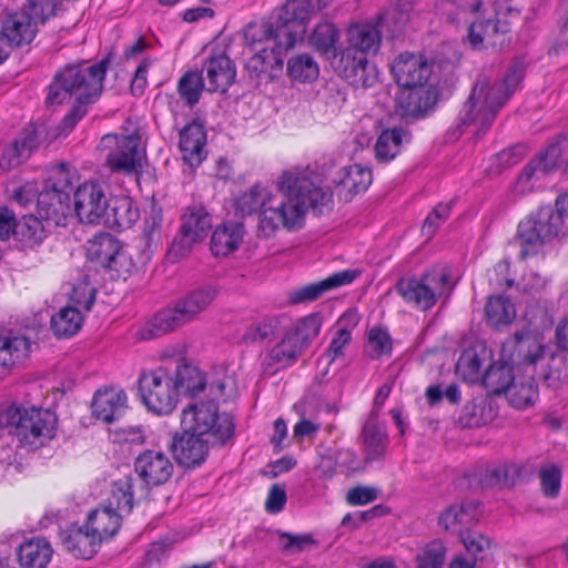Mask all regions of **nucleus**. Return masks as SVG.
Returning a JSON list of instances; mask_svg holds the SVG:
<instances>
[{
	"instance_id": "52",
	"label": "nucleus",
	"mask_w": 568,
	"mask_h": 568,
	"mask_svg": "<svg viewBox=\"0 0 568 568\" xmlns=\"http://www.w3.org/2000/svg\"><path fill=\"white\" fill-rule=\"evenodd\" d=\"M523 475V467L517 464H506L494 467L486 473L490 485L514 487Z\"/></svg>"
},
{
	"instance_id": "44",
	"label": "nucleus",
	"mask_w": 568,
	"mask_h": 568,
	"mask_svg": "<svg viewBox=\"0 0 568 568\" xmlns=\"http://www.w3.org/2000/svg\"><path fill=\"white\" fill-rule=\"evenodd\" d=\"M485 316L488 325L499 328L509 325L516 317L511 301L503 295L490 296L485 305Z\"/></svg>"
},
{
	"instance_id": "43",
	"label": "nucleus",
	"mask_w": 568,
	"mask_h": 568,
	"mask_svg": "<svg viewBox=\"0 0 568 568\" xmlns=\"http://www.w3.org/2000/svg\"><path fill=\"white\" fill-rule=\"evenodd\" d=\"M173 382L178 394L183 392L192 397L206 387V379L199 368L186 363L176 366Z\"/></svg>"
},
{
	"instance_id": "20",
	"label": "nucleus",
	"mask_w": 568,
	"mask_h": 568,
	"mask_svg": "<svg viewBox=\"0 0 568 568\" xmlns=\"http://www.w3.org/2000/svg\"><path fill=\"white\" fill-rule=\"evenodd\" d=\"M358 276L357 270L339 271L322 281L290 291L287 300L293 305L314 302L328 291L353 283Z\"/></svg>"
},
{
	"instance_id": "4",
	"label": "nucleus",
	"mask_w": 568,
	"mask_h": 568,
	"mask_svg": "<svg viewBox=\"0 0 568 568\" xmlns=\"http://www.w3.org/2000/svg\"><path fill=\"white\" fill-rule=\"evenodd\" d=\"M524 69L518 62L513 63L503 81L489 84L485 75L478 77L471 93L457 116V129L476 125V134H484L493 124L497 113L516 91L523 80Z\"/></svg>"
},
{
	"instance_id": "57",
	"label": "nucleus",
	"mask_w": 568,
	"mask_h": 568,
	"mask_svg": "<svg viewBox=\"0 0 568 568\" xmlns=\"http://www.w3.org/2000/svg\"><path fill=\"white\" fill-rule=\"evenodd\" d=\"M540 160L531 159L525 168L521 170L516 186L520 192L530 191L532 185L530 184L535 180H540L546 175V172L540 166Z\"/></svg>"
},
{
	"instance_id": "49",
	"label": "nucleus",
	"mask_w": 568,
	"mask_h": 568,
	"mask_svg": "<svg viewBox=\"0 0 568 568\" xmlns=\"http://www.w3.org/2000/svg\"><path fill=\"white\" fill-rule=\"evenodd\" d=\"M204 89V78L202 72L186 71L178 83V92L181 99L190 108L194 106Z\"/></svg>"
},
{
	"instance_id": "61",
	"label": "nucleus",
	"mask_w": 568,
	"mask_h": 568,
	"mask_svg": "<svg viewBox=\"0 0 568 568\" xmlns=\"http://www.w3.org/2000/svg\"><path fill=\"white\" fill-rule=\"evenodd\" d=\"M378 490L373 487L356 486L346 495V501L353 506L366 505L377 499Z\"/></svg>"
},
{
	"instance_id": "55",
	"label": "nucleus",
	"mask_w": 568,
	"mask_h": 568,
	"mask_svg": "<svg viewBox=\"0 0 568 568\" xmlns=\"http://www.w3.org/2000/svg\"><path fill=\"white\" fill-rule=\"evenodd\" d=\"M542 494L548 498H556L561 488V468L556 464L540 467L538 473Z\"/></svg>"
},
{
	"instance_id": "58",
	"label": "nucleus",
	"mask_w": 568,
	"mask_h": 568,
	"mask_svg": "<svg viewBox=\"0 0 568 568\" xmlns=\"http://www.w3.org/2000/svg\"><path fill=\"white\" fill-rule=\"evenodd\" d=\"M561 136L558 135L555 140L548 144L546 150L539 153L535 159L540 160V166L546 172V174L552 172L560 165L561 158V148H560Z\"/></svg>"
},
{
	"instance_id": "31",
	"label": "nucleus",
	"mask_w": 568,
	"mask_h": 568,
	"mask_svg": "<svg viewBox=\"0 0 568 568\" xmlns=\"http://www.w3.org/2000/svg\"><path fill=\"white\" fill-rule=\"evenodd\" d=\"M372 181L371 170L361 164L341 169L333 179V183L339 189V193L345 191V200H351L355 194L366 191Z\"/></svg>"
},
{
	"instance_id": "48",
	"label": "nucleus",
	"mask_w": 568,
	"mask_h": 568,
	"mask_svg": "<svg viewBox=\"0 0 568 568\" xmlns=\"http://www.w3.org/2000/svg\"><path fill=\"white\" fill-rule=\"evenodd\" d=\"M506 396L513 407L525 409L535 404L538 398V387L532 378L514 381Z\"/></svg>"
},
{
	"instance_id": "12",
	"label": "nucleus",
	"mask_w": 568,
	"mask_h": 568,
	"mask_svg": "<svg viewBox=\"0 0 568 568\" xmlns=\"http://www.w3.org/2000/svg\"><path fill=\"white\" fill-rule=\"evenodd\" d=\"M212 227V217L202 204L189 205L181 217V226L174 236L170 255L185 256L193 245L204 240Z\"/></svg>"
},
{
	"instance_id": "2",
	"label": "nucleus",
	"mask_w": 568,
	"mask_h": 568,
	"mask_svg": "<svg viewBox=\"0 0 568 568\" xmlns=\"http://www.w3.org/2000/svg\"><path fill=\"white\" fill-rule=\"evenodd\" d=\"M182 434L175 435L170 449L175 462L184 468L201 466L210 447L224 446L234 435L233 417L220 414L214 402L190 404L182 410Z\"/></svg>"
},
{
	"instance_id": "33",
	"label": "nucleus",
	"mask_w": 568,
	"mask_h": 568,
	"mask_svg": "<svg viewBox=\"0 0 568 568\" xmlns=\"http://www.w3.org/2000/svg\"><path fill=\"white\" fill-rule=\"evenodd\" d=\"M479 514V505L475 501L454 505L442 513L439 526L447 531L462 535L465 532L463 528L477 521Z\"/></svg>"
},
{
	"instance_id": "14",
	"label": "nucleus",
	"mask_w": 568,
	"mask_h": 568,
	"mask_svg": "<svg viewBox=\"0 0 568 568\" xmlns=\"http://www.w3.org/2000/svg\"><path fill=\"white\" fill-rule=\"evenodd\" d=\"M134 471L142 481L139 485L140 494L146 495L150 488L164 485L170 480L174 465L165 453L145 449L135 458Z\"/></svg>"
},
{
	"instance_id": "32",
	"label": "nucleus",
	"mask_w": 568,
	"mask_h": 568,
	"mask_svg": "<svg viewBox=\"0 0 568 568\" xmlns=\"http://www.w3.org/2000/svg\"><path fill=\"white\" fill-rule=\"evenodd\" d=\"M302 352L303 348L286 333L281 342L273 346L263 358L264 372L271 374L293 365Z\"/></svg>"
},
{
	"instance_id": "56",
	"label": "nucleus",
	"mask_w": 568,
	"mask_h": 568,
	"mask_svg": "<svg viewBox=\"0 0 568 568\" xmlns=\"http://www.w3.org/2000/svg\"><path fill=\"white\" fill-rule=\"evenodd\" d=\"M22 222H14L12 236L24 246L32 247L36 243V216L23 215Z\"/></svg>"
},
{
	"instance_id": "28",
	"label": "nucleus",
	"mask_w": 568,
	"mask_h": 568,
	"mask_svg": "<svg viewBox=\"0 0 568 568\" xmlns=\"http://www.w3.org/2000/svg\"><path fill=\"white\" fill-rule=\"evenodd\" d=\"M105 75H95L87 83V88L75 95V102L61 121V129L70 132L77 123L88 113V105L95 102L102 93Z\"/></svg>"
},
{
	"instance_id": "40",
	"label": "nucleus",
	"mask_w": 568,
	"mask_h": 568,
	"mask_svg": "<svg viewBox=\"0 0 568 568\" xmlns=\"http://www.w3.org/2000/svg\"><path fill=\"white\" fill-rule=\"evenodd\" d=\"M339 34L338 28L333 22L323 20L310 33L308 43L318 53L329 58L336 53Z\"/></svg>"
},
{
	"instance_id": "45",
	"label": "nucleus",
	"mask_w": 568,
	"mask_h": 568,
	"mask_svg": "<svg viewBox=\"0 0 568 568\" xmlns=\"http://www.w3.org/2000/svg\"><path fill=\"white\" fill-rule=\"evenodd\" d=\"M271 194L267 187L254 184L236 199L235 209L242 216L258 213L261 219Z\"/></svg>"
},
{
	"instance_id": "24",
	"label": "nucleus",
	"mask_w": 568,
	"mask_h": 568,
	"mask_svg": "<svg viewBox=\"0 0 568 568\" xmlns=\"http://www.w3.org/2000/svg\"><path fill=\"white\" fill-rule=\"evenodd\" d=\"M436 103L435 92L426 85L402 88L396 98V114L400 118H422Z\"/></svg>"
},
{
	"instance_id": "46",
	"label": "nucleus",
	"mask_w": 568,
	"mask_h": 568,
	"mask_svg": "<svg viewBox=\"0 0 568 568\" xmlns=\"http://www.w3.org/2000/svg\"><path fill=\"white\" fill-rule=\"evenodd\" d=\"M30 341L24 336H0V366L9 367L23 361L30 352Z\"/></svg>"
},
{
	"instance_id": "18",
	"label": "nucleus",
	"mask_w": 568,
	"mask_h": 568,
	"mask_svg": "<svg viewBox=\"0 0 568 568\" xmlns=\"http://www.w3.org/2000/svg\"><path fill=\"white\" fill-rule=\"evenodd\" d=\"M87 257L103 268L114 271L118 276L129 271L119 240L109 233H100L88 242Z\"/></svg>"
},
{
	"instance_id": "59",
	"label": "nucleus",
	"mask_w": 568,
	"mask_h": 568,
	"mask_svg": "<svg viewBox=\"0 0 568 568\" xmlns=\"http://www.w3.org/2000/svg\"><path fill=\"white\" fill-rule=\"evenodd\" d=\"M58 426V416L52 408L38 407V439L40 437L49 440L55 437Z\"/></svg>"
},
{
	"instance_id": "8",
	"label": "nucleus",
	"mask_w": 568,
	"mask_h": 568,
	"mask_svg": "<svg viewBox=\"0 0 568 568\" xmlns=\"http://www.w3.org/2000/svg\"><path fill=\"white\" fill-rule=\"evenodd\" d=\"M111 55H106L98 63L88 65L87 63H77L65 65L62 70L55 73L52 82L48 87L45 98V105L54 108L61 105L69 100L72 95H77L87 88V83L95 75H105Z\"/></svg>"
},
{
	"instance_id": "16",
	"label": "nucleus",
	"mask_w": 568,
	"mask_h": 568,
	"mask_svg": "<svg viewBox=\"0 0 568 568\" xmlns=\"http://www.w3.org/2000/svg\"><path fill=\"white\" fill-rule=\"evenodd\" d=\"M334 71L354 88H371L376 81L374 68L368 65L367 57L363 52L344 49L333 55Z\"/></svg>"
},
{
	"instance_id": "21",
	"label": "nucleus",
	"mask_w": 568,
	"mask_h": 568,
	"mask_svg": "<svg viewBox=\"0 0 568 568\" xmlns=\"http://www.w3.org/2000/svg\"><path fill=\"white\" fill-rule=\"evenodd\" d=\"M284 49L276 45L260 49L245 64V70L251 80L256 84L268 83L277 79L283 71Z\"/></svg>"
},
{
	"instance_id": "10",
	"label": "nucleus",
	"mask_w": 568,
	"mask_h": 568,
	"mask_svg": "<svg viewBox=\"0 0 568 568\" xmlns=\"http://www.w3.org/2000/svg\"><path fill=\"white\" fill-rule=\"evenodd\" d=\"M140 136L136 133L105 134L100 142L104 152V165L111 173L138 175L142 169L139 152Z\"/></svg>"
},
{
	"instance_id": "17",
	"label": "nucleus",
	"mask_w": 568,
	"mask_h": 568,
	"mask_svg": "<svg viewBox=\"0 0 568 568\" xmlns=\"http://www.w3.org/2000/svg\"><path fill=\"white\" fill-rule=\"evenodd\" d=\"M546 346L530 329L515 332L501 345V356L513 365H535L545 356Z\"/></svg>"
},
{
	"instance_id": "19",
	"label": "nucleus",
	"mask_w": 568,
	"mask_h": 568,
	"mask_svg": "<svg viewBox=\"0 0 568 568\" xmlns=\"http://www.w3.org/2000/svg\"><path fill=\"white\" fill-rule=\"evenodd\" d=\"M392 73L400 88L425 85L432 73V65L422 54L404 52L393 61Z\"/></svg>"
},
{
	"instance_id": "11",
	"label": "nucleus",
	"mask_w": 568,
	"mask_h": 568,
	"mask_svg": "<svg viewBox=\"0 0 568 568\" xmlns=\"http://www.w3.org/2000/svg\"><path fill=\"white\" fill-rule=\"evenodd\" d=\"M139 393L149 410L158 415L170 414L178 400L173 377L164 368L141 374Z\"/></svg>"
},
{
	"instance_id": "15",
	"label": "nucleus",
	"mask_w": 568,
	"mask_h": 568,
	"mask_svg": "<svg viewBox=\"0 0 568 568\" xmlns=\"http://www.w3.org/2000/svg\"><path fill=\"white\" fill-rule=\"evenodd\" d=\"M110 202L104 187L97 181H87L74 192V211L80 222L91 225L102 223Z\"/></svg>"
},
{
	"instance_id": "7",
	"label": "nucleus",
	"mask_w": 568,
	"mask_h": 568,
	"mask_svg": "<svg viewBox=\"0 0 568 568\" xmlns=\"http://www.w3.org/2000/svg\"><path fill=\"white\" fill-rule=\"evenodd\" d=\"M217 296V288L205 285L192 290L179 298L172 307L158 312L140 332L142 339H151L170 333L194 321Z\"/></svg>"
},
{
	"instance_id": "30",
	"label": "nucleus",
	"mask_w": 568,
	"mask_h": 568,
	"mask_svg": "<svg viewBox=\"0 0 568 568\" xmlns=\"http://www.w3.org/2000/svg\"><path fill=\"white\" fill-rule=\"evenodd\" d=\"M126 399V394L122 389H99L92 399V414L97 419L112 423L125 407Z\"/></svg>"
},
{
	"instance_id": "51",
	"label": "nucleus",
	"mask_w": 568,
	"mask_h": 568,
	"mask_svg": "<svg viewBox=\"0 0 568 568\" xmlns=\"http://www.w3.org/2000/svg\"><path fill=\"white\" fill-rule=\"evenodd\" d=\"M278 321L275 317H264L248 325L243 334V341L247 344L262 343L275 337Z\"/></svg>"
},
{
	"instance_id": "22",
	"label": "nucleus",
	"mask_w": 568,
	"mask_h": 568,
	"mask_svg": "<svg viewBox=\"0 0 568 568\" xmlns=\"http://www.w3.org/2000/svg\"><path fill=\"white\" fill-rule=\"evenodd\" d=\"M201 72L205 73L209 92L225 93L236 79L235 64L224 52L211 54Z\"/></svg>"
},
{
	"instance_id": "25",
	"label": "nucleus",
	"mask_w": 568,
	"mask_h": 568,
	"mask_svg": "<svg viewBox=\"0 0 568 568\" xmlns=\"http://www.w3.org/2000/svg\"><path fill=\"white\" fill-rule=\"evenodd\" d=\"M509 30V23L499 18L474 21L467 38L473 49L496 48L505 43Z\"/></svg>"
},
{
	"instance_id": "50",
	"label": "nucleus",
	"mask_w": 568,
	"mask_h": 568,
	"mask_svg": "<svg viewBox=\"0 0 568 568\" xmlns=\"http://www.w3.org/2000/svg\"><path fill=\"white\" fill-rule=\"evenodd\" d=\"M317 63L310 54H298L287 62V74L300 82H311L318 77Z\"/></svg>"
},
{
	"instance_id": "5",
	"label": "nucleus",
	"mask_w": 568,
	"mask_h": 568,
	"mask_svg": "<svg viewBox=\"0 0 568 568\" xmlns=\"http://www.w3.org/2000/svg\"><path fill=\"white\" fill-rule=\"evenodd\" d=\"M567 230L568 193H565L556 199L555 207L541 206L519 222L515 236L520 247L519 257L538 255L554 240L564 237Z\"/></svg>"
},
{
	"instance_id": "60",
	"label": "nucleus",
	"mask_w": 568,
	"mask_h": 568,
	"mask_svg": "<svg viewBox=\"0 0 568 568\" xmlns=\"http://www.w3.org/2000/svg\"><path fill=\"white\" fill-rule=\"evenodd\" d=\"M459 538L467 552L473 555L475 559L490 545L489 539L479 531L465 530L459 535Z\"/></svg>"
},
{
	"instance_id": "36",
	"label": "nucleus",
	"mask_w": 568,
	"mask_h": 568,
	"mask_svg": "<svg viewBox=\"0 0 568 568\" xmlns=\"http://www.w3.org/2000/svg\"><path fill=\"white\" fill-rule=\"evenodd\" d=\"M243 225L236 222L224 223L211 236V251L215 256H226L239 248L243 240Z\"/></svg>"
},
{
	"instance_id": "1",
	"label": "nucleus",
	"mask_w": 568,
	"mask_h": 568,
	"mask_svg": "<svg viewBox=\"0 0 568 568\" xmlns=\"http://www.w3.org/2000/svg\"><path fill=\"white\" fill-rule=\"evenodd\" d=\"M277 184L286 201L271 194L258 221V229L265 236H271L280 227L288 231L301 229L307 210L317 215L333 210L332 191L322 187L306 172L286 171Z\"/></svg>"
},
{
	"instance_id": "37",
	"label": "nucleus",
	"mask_w": 568,
	"mask_h": 568,
	"mask_svg": "<svg viewBox=\"0 0 568 568\" xmlns=\"http://www.w3.org/2000/svg\"><path fill=\"white\" fill-rule=\"evenodd\" d=\"M409 133L399 126L383 130L375 142L374 154L379 163L394 160L400 152L402 143L408 141Z\"/></svg>"
},
{
	"instance_id": "23",
	"label": "nucleus",
	"mask_w": 568,
	"mask_h": 568,
	"mask_svg": "<svg viewBox=\"0 0 568 568\" xmlns=\"http://www.w3.org/2000/svg\"><path fill=\"white\" fill-rule=\"evenodd\" d=\"M36 11V0L20 11L8 14L1 22V32L14 45L29 44L36 34L32 21Z\"/></svg>"
},
{
	"instance_id": "9",
	"label": "nucleus",
	"mask_w": 568,
	"mask_h": 568,
	"mask_svg": "<svg viewBox=\"0 0 568 568\" xmlns=\"http://www.w3.org/2000/svg\"><path fill=\"white\" fill-rule=\"evenodd\" d=\"M396 292L414 307L430 310L449 287V275L443 271L424 273L420 277H402L396 283Z\"/></svg>"
},
{
	"instance_id": "29",
	"label": "nucleus",
	"mask_w": 568,
	"mask_h": 568,
	"mask_svg": "<svg viewBox=\"0 0 568 568\" xmlns=\"http://www.w3.org/2000/svg\"><path fill=\"white\" fill-rule=\"evenodd\" d=\"M61 540L70 554L81 559L92 558L101 544L85 525L71 526L61 534Z\"/></svg>"
},
{
	"instance_id": "27",
	"label": "nucleus",
	"mask_w": 568,
	"mask_h": 568,
	"mask_svg": "<svg viewBox=\"0 0 568 568\" xmlns=\"http://www.w3.org/2000/svg\"><path fill=\"white\" fill-rule=\"evenodd\" d=\"M364 464L383 462L388 446V436L378 422L377 414L371 413L362 428Z\"/></svg>"
},
{
	"instance_id": "62",
	"label": "nucleus",
	"mask_w": 568,
	"mask_h": 568,
	"mask_svg": "<svg viewBox=\"0 0 568 568\" xmlns=\"http://www.w3.org/2000/svg\"><path fill=\"white\" fill-rule=\"evenodd\" d=\"M480 367V359L475 353H464L456 365L457 371L467 374L469 379L478 377Z\"/></svg>"
},
{
	"instance_id": "6",
	"label": "nucleus",
	"mask_w": 568,
	"mask_h": 568,
	"mask_svg": "<svg viewBox=\"0 0 568 568\" xmlns=\"http://www.w3.org/2000/svg\"><path fill=\"white\" fill-rule=\"evenodd\" d=\"M73 190L68 165L63 162L47 171L43 186L38 192V226L47 234L67 226L71 217L70 193Z\"/></svg>"
},
{
	"instance_id": "26",
	"label": "nucleus",
	"mask_w": 568,
	"mask_h": 568,
	"mask_svg": "<svg viewBox=\"0 0 568 568\" xmlns=\"http://www.w3.org/2000/svg\"><path fill=\"white\" fill-rule=\"evenodd\" d=\"M206 131L196 120L187 123L180 131L179 149L184 162L190 166H199L206 156Z\"/></svg>"
},
{
	"instance_id": "47",
	"label": "nucleus",
	"mask_w": 568,
	"mask_h": 568,
	"mask_svg": "<svg viewBox=\"0 0 568 568\" xmlns=\"http://www.w3.org/2000/svg\"><path fill=\"white\" fill-rule=\"evenodd\" d=\"M82 316L77 307H62L50 321L51 331L59 337H71L81 328Z\"/></svg>"
},
{
	"instance_id": "35",
	"label": "nucleus",
	"mask_w": 568,
	"mask_h": 568,
	"mask_svg": "<svg viewBox=\"0 0 568 568\" xmlns=\"http://www.w3.org/2000/svg\"><path fill=\"white\" fill-rule=\"evenodd\" d=\"M85 527L102 542L119 531L121 517L111 507L97 508L88 515Z\"/></svg>"
},
{
	"instance_id": "63",
	"label": "nucleus",
	"mask_w": 568,
	"mask_h": 568,
	"mask_svg": "<svg viewBox=\"0 0 568 568\" xmlns=\"http://www.w3.org/2000/svg\"><path fill=\"white\" fill-rule=\"evenodd\" d=\"M286 500L287 497L284 487L280 486L278 484H274L270 488L265 503V509L270 514H277L284 508Z\"/></svg>"
},
{
	"instance_id": "42",
	"label": "nucleus",
	"mask_w": 568,
	"mask_h": 568,
	"mask_svg": "<svg viewBox=\"0 0 568 568\" xmlns=\"http://www.w3.org/2000/svg\"><path fill=\"white\" fill-rule=\"evenodd\" d=\"M140 494L139 485H135V480L131 477H124L114 483L112 495L109 499V505L116 513H131L133 509L135 498L143 497Z\"/></svg>"
},
{
	"instance_id": "38",
	"label": "nucleus",
	"mask_w": 568,
	"mask_h": 568,
	"mask_svg": "<svg viewBox=\"0 0 568 568\" xmlns=\"http://www.w3.org/2000/svg\"><path fill=\"white\" fill-rule=\"evenodd\" d=\"M36 146V126L31 125L28 132L17 138L4 149L0 159V166L3 170H11L24 162L31 155Z\"/></svg>"
},
{
	"instance_id": "54",
	"label": "nucleus",
	"mask_w": 568,
	"mask_h": 568,
	"mask_svg": "<svg viewBox=\"0 0 568 568\" xmlns=\"http://www.w3.org/2000/svg\"><path fill=\"white\" fill-rule=\"evenodd\" d=\"M392 349L393 341L387 331L381 327H373L368 333V356L373 359H377L382 356H390Z\"/></svg>"
},
{
	"instance_id": "41",
	"label": "nucleus",
	"mask_w": 568,
	"mask_h": 568,
	"mask_svg": "<svg viewBox=\"0 0 568 568\" xmlns=\"http://www.w3.org/2000/svg\"><path fill=\"white\" fill-rule=\"evenodd\" d=\"M515 381L514 365L507 359L493 363L483 376V384L488 392L499 395L508 393V388Z\"/></svg>"
},
{
	"instance_id": "13",
	"label": "nucleus",
	"mask_w": 568,
	"mask_h": 568,
	"mask_svg": "<svg viewBox=\"0 0 568 568\" xmlns=\"http://www.w3.org/2000/svg\"><path fill=\"white\" fill-rule=\"evenodd\" d=\"M0 415L9 435L21 446H32L36 440V405L22 400L0 403Z\"/></svg>"
},
{
	"instance_id": "64",
	"label": "nucleus",
	"mask_w": 568,
	"mask_h": 568,
	"mask_svg": "<svg viewBox=\"0 0 568 568\" xmlns=\"http://www.w3.org/2000/svg\"><path fill=\"white\" fill-rule=\"evenodd\" d=\"M557 41L558 45H568V0L562 1L557 8Z\"/></svg>"
},
{
	"instance_id": "3",
	"label": "nucleus",
	"mask_w": 568,
	"mask_h": 568,
	"mask_svg": "<svg viewBox=\"0 0 568 568\" xmlns=\"http://www.w3.org/2000/svg\"><path fill=\"white\" fill-rule=\"evenodd\" d=\"M329 4L331 0H286L272 12L267 22L245 27V43L254 49L262 41H272L287 51L304 39L311 19Z\"/></svg>"
},
{
	"instance_id": "39",
	"label": "nucleus",
	"mask_w": 568,
	"mask_h": 568,
	"mask_svg": "<svg viewBox=\"0 0 568 568\" xmlns=\"http://www.w3.org/2000/svg\"><path fill=\"white\" fill-rule=\"evenodd\" d=\"M140 217L138 207L128 196L115 199L110 203L108 214L102 223L118 230L130 229Z\"/></svg>"
},
{
	"instance_id": "53",
	"label": "nucleus",
	"mask_w": 568,
	"mask_h": 568,
	"mask_svg": "<svg viewBox=\"0 0 568 568\" xmlns=\"http://www.w3.org/2000/svg\"><path fill=\"white\" fill-rule=\"evenodd\" d=\"M321 329V320L316 314H311L303 317L294 331L288 334L295 339V342L304 349L308 344L317 337Z\"/></svg>"
},
{
	"instance_id": "34",
	"label": "nucleus",
	"mask_w": 568,
	"mask_h": 568,
	"mask_svg": "<svg viewBox=\"0 0 568 568\" xmlns=\"http://www.w3.org/2000/svg\"><path fill=\"white\" fill-rule=\"evenodd\" d=\"M348 45L346 49L363 52L366 57L368 53L378 51L382 34L378 28L373 23H356L347 30Z\"/></svg>"
}]
</instances>
